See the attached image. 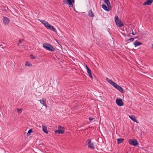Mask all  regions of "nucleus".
<instances>
[{"label":"nucleus","mask_w":153,"mask_h":153,"mask_svg":"<svg viewBox=\"0 0 153 153\" xmlns=\"http://www.w3.org/2000/svg\"><path fill=\"white\" fill-rule=\"evenodd\" d=\"M43 47L47 50L50 51H53L55 50L54 48L49 43H44L43 44Z\"/></svg>","instance_id":"1"},{"label":"nucleus","mask_w":153,"mask_h":153,"mask_svg":"<svg viewBox=\"0 0 153 153\" xmlns=\"http://www.w3.org/2000/svg\"><path fill=\"white\" fill-rule=\"evenodd\" d=\"M115 22L116 25L120 27H122L124 25L122 22L121 20L119 19L118 17L117 16H115L114 18Z\"/></svg>","instance_id":"2"},{"label":"nucleus","mask_w":153,"mask_h":153,"mask_svg":"<svg viewBox=\"0 0 153 153\" xmlns=\"http://www.w3.org/2000/svg\"><path fill=\"white\" fill-rule=\"evenodd\" d=\"M128 143L130 145L135 146H137L138 145L137 140L135 139H132L129 140Z\"/></svg>","instance_id":"3"},{"label":"nucleus","mask_w":153,"mask_h":153,"mask_svg":"<svg viewBox=\"0 0 153 153\" xmlns=\"http://www.w3.org/2000/svg\"><path fill=\"white\" fill-rule=\"evenodd\" d=\"M63 2L65 4H68L69 7H72L73 3H74V0H63Z\"/></svg>","instance_id":"4"},{"label":"nucleus","mask_w":153,"mask_h":153,"mask_svg":"<svg viewBox=\"0 0 153 153\" xmlns=\"http://www.w3.org/2000/svg\"><path fill=\"white\" fill-rule=\"evenodd\" d=\"M88 145L89 148L92 149H94L95 146L94 143H93L91 142V140L88 139L87 140Z\"/></svg>","instance_id":"5"},{"label":"nucleus","mask_w":153,"mask_h":153,"mask_svg":"<svg viewBox=\"0 0 153 153\" xmlns=\"http://www.w3.org/2000/svg\"><path fill=\"white\" fill-rule=\"evenodd\" d=\"M116 88L119 91L122 93L125 92V91L124 89L122 88L121 86L118 85L117 83L114 87Z\"/></svg>","instance_id":"6"},{"label":"nucleus","mask_w":153,"mask_h":153,"mask_svg":"<svg viewBox=\"0 0 153 153\" xmlns=\"http://www.w3.org/2000/svg\"><path fill=\"white\" fill-rule=\"evenodd\" d=\"M116 103L117 105L119 106H122L123 105V102L122 100L120 98H117L116 99Z\"/></svg>","instance_id":"7"},{"label":"nucleus","mask_w":153,"mask_h":153,"mask_svg":"<svg viewBox=\"0 0 153 153\" xmlns=\"http://www.w3.org/2000/svg\"><path fill=\"white\" fill-rule=\"evenodd\" d=\"M10 19L7 17L4 16L3 18V23L5 25H8L10 22Z\"/></svg>","instance_id":"8"},{"label":"nucleus","mask_w":153,"mask_h":153,"mask_svg":"<svg viewBox=\"0 0 153 153\" xmlns=\"http://www.w3.org/2000/svg\"><path fill=\"white\" fill-rule=\"evenodd\" d=\"M46 28H47V29H50L54 32H56V30L53 26L51 25L49 23L47 27Z\"/></svg>","instance_id":"9"},{"label":"nucleus","mask_w":153,"mask_h":153,"mask_svg":"<svg viewBox=\"0 0 153 153\" xmlns=\"http://www.w3.org/2000/svg\"><path fill=\"white\" fill-rule=\"evenodd\" d=\"M106 79L107 82H108L114 87V86L116 85V83L113 82L112 80L108 78H106Z\"/></svg>","instance_id":"10"},{"label":"nucleus","mask_w":153,"mask_h":153,"mask_svg":"<svg viewBox=\"0 0 153 153\" xmlns=\"http://www.w3.org/2000/svg\"><path fill=\"white\" fill-rule=\"evenodd\" d=\"M64 132V130L61 129H58L55 131V132L56 134H63Z\"/></svg>","instance_id":"11"},{"label":"nucleus","mask_w":153,"mask_h":153,"mask_svg":"<svg viewBox=\"0 0 153 153\" xmlns=\"http://www.w3.org/2000/svg\"><path fill=\"white\" fill-rule=\"evenodd\" d=\"M153 2V0H146V1L144 2L143 5H150Z\"/></svg>","instance_id":"12"},{"label":"nucleus","mask_w":153,"mask_h":153,"mask_svg":"<svg viewBox=\"0 0 153 153\" xmlns=\"http://www.w3.org/2000/svg\"><path fill=\"white\" fill-rule=\"evenodd\" d=\"M39 101L40 103L43 105L45 106L46 107H47V106L46 105V100L45 99L44 100L43 99L42 100H39Z\"/></svg>","instance_id":"13"},{"label":"nucleus","mask_w":153,"mask_h":153,"mask_svg":"<svg viewBox=\"0 0 153 153\" xmlns=\"http://www.w3.org/2000/svg\"><path fill=\"white\" fill-rule=\"evenodd\" d=\"M88 16H89L91 17H94V15L91 9L89 11L88 13Z\"/></svg>","instance_id":"14"},{"label":"nucleus","mask_w":153,"mask_h":153,"mask_svg":"<svg viewBox=\"0 0 153 153\" xmlns=\"http://www.w3.org/2000/svg\"><path fill=\"white\" fill-rule=\"evenodd\" d=\"M133 44L135 47H136L137 46L141 45L142 44V43L140 42L136 41L133 43Z\"/></svg>","instance_id":"15"},{"label":"nucleus","mask_w":153,"mask_h":153,"mask_svg":"<svg viewBox=\"0 0 153 153\" xmlns=\"http://www.w3.org/2000/svg\"><path fill=\"white\" fill-rule=\"evenodd\" d=\"M42 130L45 133L48 134V131L47 129V127L44 126L42 125Z\"/></svg>","instance_id":"16"},{"label":"nucleus","mask_w":153,"mask_h":153,"mask_svg":"<svg viewBox=\"0 0 153 153\" xmlns=\"http://www.w3.org/2000/svg\"><path fill=\"white\" fill-rule=\"evenodd\" d=\"M41 22L42 23V24H43L46 27L48 25V24L49 23L45 21V20H42L41 21Z\"/></svg>","instance_id":"17"},{"label":"nucleus","mask_w":153,"mask_h":153,"mask_svg":"<svg viewBox=\"0 0 153 153\" xmlns=\"http://www.w3.org/2000/svg\"><path fill=\"white\" fill-rule=\"evenodd\" d=\"M124 140V139L123 138L117 139V143L119 144L122 143Z\"/></svg>","instance_id":"18"},{"label":"nucleus","mask_w":153,"mask_h":153,"mask_svg":"<svg viewBox=\"0 0 153 153\" xmlns=\"http://www.w3.org/2000/svg\"><path fill=\"white\" fill-rule=\"evenodd\" d=\"M129 118L134 122H137V120L136 119L135 117L133 116H129Z\"/></svg>","instance_id":"19"},{"label":"nucleus","mask_w":153,"mask_h":153,"mask_svg":"<svg viewBox=\"0 0 153 153\" xmlns=\"http://www.w3.org/2000/svg\"><path fill=\"white\" fill-rule=\"evenodd\" d=\"M102 8L103 9L107 11H109V8H107L106 5L103 4L102 5Z\"/></svg>","instance_id":"20"},{"label":"nucleus","mask_w":153,"mask_h":153,"mask_svg":"<svg viewBox=\"0 0 153 153\" xmlns=\"http://www.w3.org/2000/svg\"><path fill=\"white\" fill-rule=\"evenodd\" d=\"M104 1L107 5L109 7V5H110V3L109 2V0H104Z\"/></svg>","instance_id":"21"},{"label":"nucleus","mask_w":153,"mask_h":153,"mask_svg":"<svg viewBox=\"0 0 153 153\" xmlns=\"http://www.w3.org/2000/svg\"><path fill=\"white\" fill-rule=\"evenodd\" d=\"M32 132V129H30L28 131V132L27 133V136H29L31 133Z\"/></svg>","instance_id":"22"},{"label":"nucleus","mask_w":153,"mask_h":153,"mask_svg":"<svg viewBox=\"0 0 153 153\" xmlns=\"http://www.w3.org/2000/svg\"><path fill=\"white\" fill-rule=\"evenodd\" d=\"M25 66H27L30 67L32 66V64L30 63L28 61H27L26 62Z\"/></svg>","instance_id":"23"},{"label":"nucleus","mask_w":153,"mask_h":153,"mask_svg":"<svg viewBox=\"0 0 153 153\" xmlns=\"http://www.w3.org/2000/svg\"><path fill=\"white\" fill-rule=\"evenodd\" d=\"M58 129L64 130V127H62L60 126H58Z\"/></svg>","instance_id":"24"},{"label":"nucleus","mask_w":153,"mask_h":153,"mask_svg":"<svg viewBox=\"0 0 153 153\" xmlns=\"http://www.w3.org/2000/svg\"><path fill=\"white\" fill-rule=\"evenodd\" d=\"M22 109L17 108V111L18 113L20 114L22 113Z\"/></svg>","instance_id":"25"},{"label":"nucleus","mask_w":153,"mask_h":153,"mask_svg":"<svg viewBox=\"0 0 153 153\" xmlns=\"http://www.w3.org/2000/svg\"><path fill=\"white\" fill-rule=\"evenodd\" d=\"M30 57L31 59H35V57L32 54H31L30 55Z\"/></svg>","instance_id":"26"},{"label":"nucleus","mask_w":153,"mask_h":153,"mask_svg":"<svg viewBox=\"0 0 153 153\" xmlns=\"http://www.w3.org/2000/svg\"><path fill=\"white\" fill-rule=\"evenodd\" d=\"M89 74V76L90 78L92 79H93V77L92 76V75L91 73L90 74Z\"/></svg>","instance_id":"27"},{"label":"nucleus","mask_w":153,"mask_h":153,"mask_svg":"<svg viewBox=\"0 0 153 153\" xmlns=\"http://www.w3.org/2000/svg\"><path fill=\"white\" fill-rule=\"evenodd\" d=\"M94 119V118H93L91 117H89V120L90 122H91V120H93V119Z\"/></svg>","instance_id":"28"},{"label":"nucleus","mask_w":153,"mask_h":153,"mask_svg":"<svg viewBox=\"0 0 153 153\" xmlns=\"http://www.w3.org/2000/svg\"><path fill=\"white\" fill-rule=\"evenodd\" d=\"M87 71L88 74H90L91 73V71L90 69L87 70Z\"/></svg>","instance_id":"29"},{"label":"nucleus","mask_w":153,"mask_h":153,"mask_svg":"<svg viewBox=\"0 0 153 153\" xmlns=\"http://www.w3.org/2000/svg\"><path fill=\"white\" fill-rule=\"evenodd\" d=\"M134 40V38H131L128 39V40L130 42H132Z\"/></svg>","instance_id":"30"},{"label":"nucleus","mask_w":153,"mask_h":153,"mask_svg":"<svg viewBox=\"0 0 153 153\" xmlns=\"http://www.w3.org/2000/svg\"><path fill=\"white\" fill-rule=\"evenodd\" d=\"M24 40V39H22V40L21 39H19V42L20 43H21L22 42H23Z\"/></svg>","instance_id":"31"},{"label":"nucleus","mask_w":153,"mask_h":153,"mask_svg":"<svg viewBox=\"0 0 153 153\" xmlns=\"http://www.w3.org/2000/svg\"><path fill=\"white\" fill-rule=\"evenodd\" d=\"M85 67L87 70H88V69H89V68L88 67L87 65H85Z\"/></svg>","instance_id":"32"},{"label":"nucleus","mask_w":153,"mask_h":153,"mask_svg":"<svg viewBox=\"0 0 153 153\" xmlns=\"http://www.w3.org/2000/svg\"><path fill=\"white\" fill-rule=\"evenodd\" d=\"M85 67L87 70H88V69H89V68L88 67L87 65H85Z\"/></svg>","instance_id":"33"},{"label":"nucleus","mask_w":153,"mask_h":153,"mask_svg":"<svg viewBox=\"0 0 153 153\" xmlns=\"http://www.w3.org/2000/svg\"><path fill=\"white\" fill-rule=\"evenodd\" d=\"M131 34L132 35H135L136 34V33H134V32H133V31H132V33H131Z\"/></svg>","instance_id":"34"},{"label":"nucleus","mask_w":153,"mask_h":153,"mask_svg":"<svg viewBox=\"0 0 153 153\" xmlns=\"http://www.w3.org/2000/svg\"><path fill=\"white\" fill-rule=\"evenodd\" d=\"M152 48H153V44L152 45Z\"/></svg>","instance_id":"35"}]
</instances>
